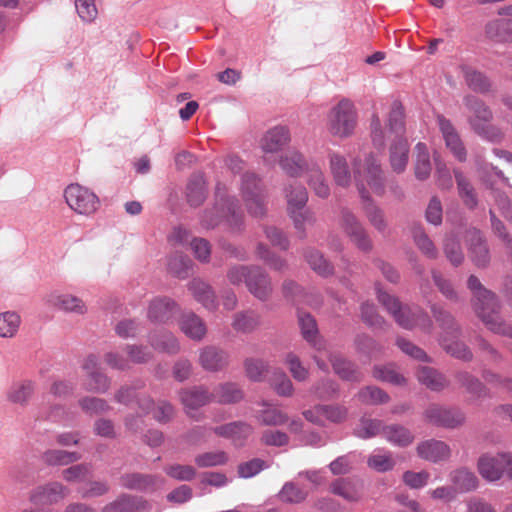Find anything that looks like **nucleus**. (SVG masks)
<instances>
[{"label":"nucleus","instance_id":"f257e3e1","mask_svg":"<svg viewBox=\"0 0 512 512\" xmlns=\"http://www.w3.org/2000/svg\"><path fill=\"white\" fill-rule=\"evenodd\" d=\"M473 293V308L485 326L493 333L512 338V325L499 316L500 305L494 293L486 290L479 279L471 275L467 282Z\"/></svg>","mask_w":512,"mask_h":512},{"label":"nucleus","instance_id":"f03ea898","mask_svg":"<svg viewBox=\"0 0 512 512\" xmlns=\"http://www.w3.org/2000/svg\"><path fill=\"white\" fill-rule=\"evenodd\" d=\"M331 170L335 182L340 186H348L353 177L358 190H365L364 182L378 195L384 191L380 166L376 162H331Z\"/></svg>","mask_w":512,"mask_h":512},{"label":"nucleus","instance_id":"7ed1b4c3","mask_svg":"<svg viewBox=\"0 0 512 512\" xmlns=\"http://www.w3.org/2000/svg\"><path fill=\"white\" fill-rule=\"evenodd\" d=\"M431 312L443 331L440 338V344L443 349L455 358L470 361L473 354L463 342L458 340L461 334V328L454 316L449 311L436 304L431 305Z\"/></svg>","mask_w":512,"mask_h":512},{"label":"nucleus","instance_id":"20e7f679","mask_svg":"<svg viewBox=\"0 0 512 512\" xmlns=\"http://www.w3.org/2000/svg\"><path fill=\"white\" fill-rule=\"evenodd\" d=\"M227 278L234 286L244 283L248 291L260 301H267L272 295L273 285L271 279L259 266H232L227 272Z\"/></svg>","mask_w":512,"mask_h":512},{"label":"nucleus","instance_id":"39448f33","mask_svg":"<svg viewBox=\"0 0 512 512\" xmlns=\"http://www.w3.org/2000/svg\"><path fill=\"white\" fill-rule=\"evenodd\" d=\"M378 301L393 316L396 323L404 329H413L420 327L422 330L430 332L432 321L422 309L408 306H402L399 300L377 288Z\"/></svg>","mask_w":512,"mask_h":512},{"label":"nucleus","instance_id":"423d86ee","mask_svg":"<svg viewBox=\"0 0 512 512\" xmlns=\"http://www.w3.org/2000/svg\"><path fill=\"white\" fill-rule=\"evenodd\" d=\"M464 102L470 112L469 123L478 135L492 142H499L504 138L501 129L491 124L493 114L487 105L474 96L465 97Z\"/></svg>","mask_w":512,"mask_h":512},{"label":"nucleus","instance_id":"0eeeda50","mask_svg":"<svg viewBox=\"0 0 512 512\" xmlns=\"http://www.w3.org/2000/svg\"><path fill=\"white\" fill-rule=\"evenodd\" d=\"M357 125V110L354 103L341 99L327 115V129L333 136L345 138L350 136Z\"/></svg>","mask_w":512,"mask_h":512},{"label":"nucleus","instance_id":"6e6552de","mask_svg":"<svg viewBox=\"0 0 512 512\" xmlns=\"http://www.w3.org/2000/svg\"><path fill=\"white\" fill-rule=\"evenodd\" d=\"M65 203L71 211L83 217H92L101 206L98 195L90 188L71 183L63 191Z\"/></svg>","mask_w":512,"mask_h":512},{"label":"nucleus","instance_id":"1a4fd4ad","mask_svg":"<svg viewBox=\"0 0 512 512\" xmlns=\"http://www.w3.org/2000/svg\"><path fill=\"white\" fill-rule=\"evenodd\" d=\"M241 192L248 212L254 217L264 216L266 194L261 179L255 173L248 172L242 176Z\"/></svg>","mask_w":512,"mask_h":512},{"label":"nucleus","instance_id":"9d476101","mask_svg":"<svg viewBox=\"0 0 512 512\" xmlns=\"http://www.w3.org/2000/svg\"><path fill=\"white\" fill-rule=\"evenodd\" d=\"M224 218L232 230H239L242 225V215L239 212L237 201L234 198H227L223 203L216 204L213 211H206L201 219L205 228H213Z\"/></svg>","mask_w":512,"mask_h":512},{"label":"nucleus","instance_id":"9b49d317","mask_svg":"<svg viewBox=\"0 0 512 512\" xmlns=\"http://www.w3.org/2000/svg\"><path fill=\"white\" fill-rule=\"evenodd\" d=\"M478 471L489 482L498 481L503 475L512 479V456L509 453L484 454L478 460Z\"/></svg>","mask_w":512,"mask_h":512},{"label":"nucleus","instance_id":"f8f14e48","mask_svg":"<svg viewBox=\"0 0 512 512\" xmlns=\"http://www.w3.org/2000/svg\"><path fill=\"white\" fill-rule=\"evenodd\" d=\"M424 417L431 424L447 429L458 428L466 421V414L461 408L438 404L429 405Z\"/></svg>","mask_w":512,"mask_h":512},{"label":"nucleus","instance_id":"ddd939ff","mask_svg":"<svg viewBox=\"0 0 512 512\" xmlns=\"http://www.w3.org/2000/svg\"><path fill=\"white\" fill-rule=\"evenodd\" d=\"M339 225L351 242L364 252L372 250V241L359 219L350 210L344 208L340 213Z\"/></svg>","mask_w":512,"mask_h":512},{"label":"nucleus","instance_id":"4468645a","mask_svg":"<svg viewBox=\"0 0 512 512\" xmlns=\"http://www.w3.org/2000/svg\"><path fill=\"white\" fill-rule=\"evenodd\" d=\"M44 301L47 305L66 313L84 315L87 312V306L81 298L59 290L46 294Z\"/></svg>","mask_w":512,"mask_h":512},{"label":"nucleus","instance_id":"2eb2a0df","mask_svg":"<svg viewBox=\"0 0 512 512\" xmlns=\"http://www.w3.org/2000/svg\"><path fill=\"white\" fill-rule=\"evenodd\" d=\"M179 398L184 406L186 414L191 418H196L198 409L213 400V394H211L205 386H194L187 389H182L179 392Z\"/></svg>","mask_w":512,"mask_h":512},{"label":"nucleus","instance_id":"dca6fc26","mask_svg":"<svg viewBox=\"0 0 512 512\" xmlns=\"http://www.w3.org/2000/svg\"><path fill=\"white\" fill-rule=\"evenodd\" d=\"M69 489L59 482H50L31 491L30 501L38 505L56 504L65 499Z\"/></svg>","mask_w":512,"mask_h":512},{"label":"nucleus","instance_id":"f3484780","mask_svg":"<svg viewBox=\"0 0 512 512\" xmlns=\"http://www.w3.org/2000/svg\"><path fill=\"white\" fill-rule=\"evenodd\" d=\"M177 303L166 296L153 298L147 308V318L152 323H167L177 310Z\"/></svg>","mask_w":512,"mask_h":512},{"label":"nucleus","instance_id":"a211bd4d","mask_svg":"<svg viewBox=\"0 0 512 512\" xmlns=\"http://www.w3.org/2000/svg\"><path fill=\"white\" fill-rule=\"evenodd\" d=\"M291 141V133L287 126L277 125L265 132L260 141L262 150L266 153L282 151Z\"/></svg>","mask_w":512,"mask_h":512},{"label":"nucleus","instance_id":"6ab92c4d","mask_svg":"<svg viewBox=\"0 0 512 512\" xmlns=\"http://www.w3.org/2000/svg\"><path fill=\"white\" fill-rule=\"evenodd\" d=\"M437 123L446 146L452 152V155L459 160H464L466 157V150L452 122L443 115H438Z\"/></svg>","mask_w":512,"mask_h":512},{"label":"nucleus","instance_id":"aec40b11","mask_svg":"<svg viewBox=\"0 0 512 512\" xmlns=\"http://www.w3.org/2000/svg\"><path fill=\"white\" fill-rule=\"evenodd\" d=\"M466 241L473 263L480 268L486 267L490 262L489 249L478 229H469L466 234Z\"/></svg>","mask_w":512,"mask_h":512},{"label":"nucleus","instance_id":"412c9836","mask_svg":"<svg viewBox=\"0 0 512 512\" xmlns=\"http://www.w3.org/2000/svg\"><path fill=\"white\" fill-rule=\"evenodd\" d=\"M417 455L426 461L438 463L446 461L451 456V449L443 441L430 439L422 441L417 445Z\"/></svg>","mask_w":512,"mask_h":512},{"label":"nucleus","instance_id":"4be33fe9","mask_svg":"<svg viewBox=\"0 0 512 512\" xmlns=\"http://www.w3.org/2000/svg\"><path fill=\"white\" fill-rule=\"evenodd\" d=\"M182 333L193 341H201L207 333L206 323L192 311L183 312L178 320Z\"/></svg>","mask_w":512,"mask_h":512},{"label":"nucleus","instance_id":"5701e85b","mask_svg":"<svg viewBox=\"0 0 512 512\" xmlns=\"http://www.w3.org/2000/svg\"><path fill=\"white\" fill-rule=\"evenodd\" d=\"M199 363L204 370L217 372L228 365L229 355L217 347L206 346L200 350Z\"/></svg>","mask_w":512,"mask_h":512},{"label":"nucleus","instance_id":"b1692460","mask_svg":"<svg viewBox=\"0 0 512 512\" xmlns=\"http://www.w3.org/2000/svg\"><path fill=\"white\" fill-rule=\"evenodd\" d=\"M253 431V426L244 421H235L214 428L215 434L230 439L238 446L243 445Z\"/></svg>","mask_w":512,"mask_h":512},{"label":"nucleus","instance_id":"393cba45","mask_svg":"<svg viewBox=\"0 0 512 512\" xmlns=\"http://www.w3.org/2000/svg\"><path fill=\"white\" fill-rule=\"evenodd\" d=\"M120 484L127 489L148 491L163 486L164 480L155 475L133 473L123 475L120 478Z\"/></svg>","mask_w":512,"mask_h":512},{"label":"nucleus","instance_id":"a878e982","mask_svg":"<svg viewBox=\"0 0 512 512\" xmlns=\"http://www.w3.org/2000/svg\"><path fill=\"white\" fill-rule=\"evenodd\" d=\"M188 290L191 292L197 302L205 309L215 311L218 307L216 296L212 287L199 278H195L188 283Z\"/></svg>","mask_w":512,"mask_h":512},{"label":"nucleus","instance_id":"bb28decb","mask_svg":"<svg viewBox=\"0 0 512 512\" xmlns=\"http://www.w3.org/2000/svg\"><path fill=\"white\" fill-rule=\"evenodd\" d=\"M150 505L140 497L122 495L103 507L102 512H149Z\"/></svg>","mask_w":512,"mask_h":512},{"label":"nucleus","instance_id":"cd10ccee","mask_svg":"<svg viewBox=\"0 0 512 512\" xmlns=\"http://www.w3.org/2000/svg\"><path fill=\"white\" fill-rule=\"evenodd\" d=\"M148 342L150 346L158 352L174 355L180 351V343L177 337L167 330L150 333L148 336Z\"/></svg>","mask_w":512,"mask_h":512},{"label":"nucleus","instance_id":"c85d7f7f","mask_svg":"<svg viewBox=\"0 0 512 512\" xmlns=\"http://www.w3.org/2000/svg\"><path fill=\"white\" fill-rule=\"evenodd\" d=\"M330 491L350 502H357L362 497V484L351 478H338L330 485Z\"/></svg>","mask_w":512,"mask_h":512},{"label":"nucleus","instance_id":"c756f323","mask_svg":"<svg viewBox=\"0 0 512 512\" xmlns=\"http://www.w3.org/2000/svg\"><path fill=\"white\" fill-rule=\"evenodd\" d=\"M363 200V212L369 223L380 233H384L388 227L385 214L381 208L371 201L366 191L360 189Z\"/></svg>","mask_w":512,"mask_h":512},{"label":"nucleus","instance_id":"7c9ffc66","mask_svg":"<svg viewBox=\"0 0 512 512\" xmlns=\"http://www.w3.org/2000/svg\"><path fill=\"white\" fill-rule=\"evenodd\" d=\"M486 36L496 42L512 43V19H495L485 26Z\"/></svg>","mask_w":512,"mask_h":512},{"label":"nucleus","instance_id":"2f4dec72","mask_svg":"<svg viewBox=\"0 0 512 512\" xmlns=\"http://www.w3.org/2000/svg\"><path fill=\"white\" fill-rule=\"evenodd\" d=\"M418 381L434 392H440L448 387L446 377L434 368L422 366L417 371Z\"/></svg>","mask_w":512,"mask_h":512},{"label":"nucleus","instance_id":"473e14b6","mask_svg":"<svg viewBox=\"0 0 512 512\" xmlns=\"http://www.w3.org/2000/svg\"><path fill=\"white\" fill-rule=\"evenodd\" d=\"M329 360L333 366L334 372L343 380L346 381H360L362 378L361 372L357 366L336 354H329Z\"/></svg>","mask_w":512,"mask_h":512},{"label":"nucleus","instance_id":"72a5a7b5","mask_svg":"<svg viewBox=\"0 0 512 512\" xmlns=\"http://www.w3.org/2000/svg\"><path fill=\"white\" fill-rule=\"evenodd\" d=\"M35 390V383L32 380H21L11 385L7 391V399L19 405H26Z\"/></svg>","mask_w":512,"mask_h":512},{"label":"nucleus","instance_id":"f704fd0d","mask_svg":"<svg viewBox=\"0 0 512 512\" xmlns=\"http://www.w3.org/2000/svg\"><path fill=\"white\" fill-rule=\"evenodd\" d=\"M261 324V316L253 310L238 312L234 315L232 327L240 333H251Z\"/></svg>","mask_w":512,"mask_h":512},{"label":"nucleus","instance_id":"c9c22d12","mask_svg":"<svg viewBox=\"0 0 512 512\" xmlns=\"http://www.w3.org/2000/svg\"><path fill=\"white\" fill-rule=\"evenodd\" d=\"M450 480L458 493H467L478 487L476 475L466 468H460L450 473Z\"/></svg>","mask_w":512,"mask_h":512},{"label":"nucleus","instance_id":"e433bc0d","mask_svg":"<svg viewBox=\"0 0 512 512\" xmlns=\"http://www.w3.org/2000/svg\"><path fill=\"white\" fill-rule=\"evenodd\" d=\"M186 196L191 206L196 207L204 202L207 196V187L202 174L197 173L190 178L187 184Z\"/></svg>","mask_w":512,"mask_h":512},{"label":"nucleus","instance_id":"4c0bfd02","mask_svg":"<svg viewBox=\"0 0 512 512\" xmlns=\"http://www.w3.org/2000/svg\"><path fill=\"white\" fill-rule=\"evenodd\" d=\"M383 437L391 444L399 447H405L414 440L412 432L401 425L392 424L383 428Z\"/></svg>","mask_w":512,"mask_h":512},{"label":"nucleus","instance_id":"58836bf2","mask_svg":"<svg viewBox=\"0 0 512 512\" xmlns=\"http://www.w3.org/2000/svg\"><path fill=\"white\" fill-rule=\"evenodd\" d=\"M213 394V400L221 404H234L243 399V392L237 384L227 382L218 385Z\"/></svg>","mask_w":512,"mask_h":512},{"label":"nucleus","instance_id":"ea45409f","mask_svg":"<svg viewBox=\"0 0 512 512\" xmlns=\"http://www.w3.org/2000/svg\"><path fill=\"white\" fill-rule=\"evenodd\" d=\"M373 377L376 380L386 382L394 386H404L407 383V379L398 372L393 364L374 366Z\"/></svg>","mask_w":512,"mask_h":512},{"label":"nucleus","instance_id":"a19ab883","mask_svg":"<svg viewBox=\"0 0 512 512\" xmlns=\"http://www.w3.org/2000/svg\"><path fill=\"white\" fill-rule=\"evenodd\" d=\"M21 325V317L15 311L0 313V338L10 339L17 335Z\"/></svg>","mask_w":512,"mask_h":512},{"label":"nucleus","instance_id":"79ce46f5","mask_svg":"<svg viewBox=\"0 0 512 512\" xmlns=\"http://www.w3.org/2000/svg\"><path fill=\"white\" fill-rule=\"evenodd\" d=\"M264 409L257 412L255 418L266 426H280L288 421V416L278 408L263 403Z\"/></svg>","mask_w":512,"mask_h":512},{"label":"nucleus","instance_id":"37998d69","mask_svg":"<svg viewBox=\"0 0 512 512\" xmlns=\"http://www.w3.org/2000/svg\"><path fill=\"white\" fill-rule=\"evenodd\" d=\"M299 325L303 337L316 349L321 350L323 343L318 340L316 321L309 314L299 313Z\"/></svg>","mask_w":512,"mask_h":512},{"label":"nucleus","instance_id":"c03bdc74","mask_svg":"<svg viewBox=\"0 0 512 512\" xmlns=\"http://www.w3.org/2000/svg\"><path fill=\"white\" fill-rule=\"evenodd\" d=\"M286 198L287 210L288 213H290L305 207L308 200V194L304 186L300 184H291L289 188L286 189Z\"/></svg>","mask_w":512,"mask_h":512},{"label":"nucleus","instance_id":"a18cd8bd","mask_svg":"<svg viewBox=\"0 0 512 512\" xmlns=\"http://www.w3.org/2000/svg\"><path fill=\"white\" fill-rule=\"evenodd\" d=\"M384 139L385 137L380 119L378 116L374 115L371 121V140L373 150L369 151L370 160H374L380 156L385 147Z\"/></svg>","mask_w":512,"mask_h":512},{"label":"nucleus","instance_id":"49530a36","mask_svg":"<svg viewBox=\"0 0 512 512\" xmlns=\"http://www.w3.org/2000/svg\"><path fill=\"white\" fill-rule=\"evenodd\" d=\"M412 236L416 246L426 257L430 259L437 258V248L421 227H414Z\"/></svg>","mask_w":512,"mask_h":512},{"label":"nucleus","instance_id":"de8ad7c7","mask_svg":"<svg viewBox=\"0 0 512 512\" xmlns=\"http://www.w3.org/2000/svg\"><path fill=\"white\" fill-rule=\"evenodd\" d=\"M386 427L381 420L369 419L363 417L354 430V434L362 439L375 437L380 432L383 434V428Z\"/></svg>","mask_w":512,"mask_h":512},{"label":"nucleus","instance_id":"09e8293b","mask_svg":"<svg viewBox=\"0 0 512 512\" xmlns=\"http://www.w3.org/2000/svg\"><path fill=\"white\" fill-rule=\"evenodd\" d=\"M360 402L367 405H379L387 403L390 400L389 395L376 386H367L358 393Z\"/></svg>","mask_w":512,"mask_h":512},{"label":"nucleus","instance_id":"8fccbe9b","mask_svg":"<svg viewBox=\"0 0 512 512\" xmlns=\"http://www.w3.org/2000/svg\"><path fill=\"white\" fill-rule=\"evenodd\" d=\"M306 260L310 267L321 276H328L332 274V265L323 257V255L314 249H309L306 252Z\"/></svg>","mask_w":512,"mask_h":512},{"label":"nucleus","instance_id":"3c124183","mask_svg":"<svg viewBox=\"0 0 512 512\" xmlns=\"http://www.w3.org/2000/svg\"><path fill=\"white\" fill-rule=\"evenodd\" d=\"M306 260L310 267L321 276H328L332 274V265L323 257V255L314 249H309L306 252Z\"/></svg>","mask_w":512,"mask_h":512},{"label":"nucleus","instance_id":"603ef678","mask_svg":"<svg viewBox=\"0 0 512 512\" xmlns=\"http://www.w3.org/2000/svg\"><path fill=\"white\" fill-rule=\"evenodd\" d=\"M81 459L77 452H68L64 450H48L44 454V460L49 465H68Z\"/></svg>","mask_w":512,"mask_h":512},{"label":"nucleus","instance_id":"864d4df0","mask_svg":"<svg viewBox=\"0 0 512 512\" xmlns=\"http://www.w3.org/2000/svg\"><path fill=\"white\" fill-rule=\"evenodd\" d=\"M367 465L377 472H387L394 468L395 462L390 452L377 451L368 457Z\"/></svg>","mask_w":512,"mask_h":512},{"label":"nucleus","instance_id":"5fc2aeb1","mask_svg":"<svg viewBox=\"0 0 512 512\" xmlns=\"http://www.w3.org/2000/svg\"><path fill=\"white\" fill-rule=\"evenodd\" d=\"M457 381L466 388L467 392L480 398L486 395L485 386L473 375L468 372H459L456 374Z\"/></svg>","mask_w":512,"mask_h":512},{"label":"nucleus","instance_id":"6e6d98bb","mask_svg":"<svg viewBox=\"0 0 512 512\" xmlns=\"http://www.w3.org/2000/svg\"><path fill=\"white\" fill-rule=\"evenodd\" d=\"M307 492L299 488L293 482H287L283 485L278 496L282 502L297 504L303 502L307 498Z\"/></svg>","mask_w":512,"mask_h":512},{"label":"nucleus","instance_id":"4d7b16f0","mask_svg":"<svg viewBox=\"0 0 512 512\" xmlns=\"http://www.w3.org/2000/svg\"><path fill=\"white\" fill-rule=\"evenodd\" d=\"M464 76L468 86L477 92H486L490 88V82L488 78L481 72H478L472 68H463Z\"/></svg>","mask_w":512,"mask_h":512},{"label":"nucleus","instance_id":"13d9d810","mask_svg":"<svg viewBox=\"0 0 512 512\" xmlns=\"http://www.w3.org/2000/svg\"><path fill=\"white\" fill-rule=\"evenodd\" d=\"M167 266L172 275L180 279H185L189 275L192 262L186 256L176 255L169 259Z\"/></svg>","mask_w":512,"mask_h":512},{"label":"nucleus","instance_id":"bf43d9fd","mask_svg":"<svg viewBox=\"0 0 512 512\" xmlns=\"http://www.w3.org/2000/svg\"><path fill=\"white\" fill-rule=\"evenodd\" d=\"M110 378L103 372H93L87 376L85 389L94 393H105L110 388Z\"/></svg>","mask_w":512,"mask_h":512},{"label":"nucleus","instance_id":"052dcab7","mask_svg":"<svg viewBox=\"0 0 512 512\" xmlns=\"http://www.w3.org/2000/svg\"><path fill=\"white\" fill-rule=\"evenodd\" d=\"M444 253L447 259L455 266L460 265L464 260L461 245L456 237L449 235L444 241Z\"/></svg>","mask_w":512,"mask_h":512},{"label":"nucleus","instance_id":"680f3d73","mask_svg":"<svg viewBox=\"0 0 512 512\" xmlns=\"http://www.w3.org/2000/svg\"><path fill=\"white\" fill-rule=\"evenodd\" d=\"M228 456L224 451H212L199 454L195 457V463L200 468L224 465Z\"/></svg>","mask_w":512,"mask_h":512},{"label":"nucleus","instance_id":"e2e57ef3","mask_svg":"<svg viewBox=\"0 0 512 512\" xmlns=\"http://www.w3.org/2000/svg\"><path fill=\"white\" fill-rule=\"evenodd\" d=\"M293 220L294 227L301 233V237H305L306 225H313L316 222L315 214L309 209H299L289 213Z\"/></svg>","mask_w":512,"mask_h":512},{"label":"nucleus","instance_id":"0e129e2a","mask_svg":"<svg viewBox=\"0 0 512 512\" xmlns=\"http://www.w3.org/2000/svg\"><path fill=\"white\" fill-rule=\"evenodd\" d=\"M455 178L458 185L459 195L463 199L465 205L471 209L475 208L478 201L473 187L467 182L464 176L455 172Z\"/></svg>","mask_w":512,"mask_h":512},{"label":"nucleus","instance_id":"69168bd1","mask_svg":"<svg viewBox=\"0 0 512 512\" xmlns=\"http://www.w3.org/2000/svg\"><path fill=\"white\" fill-rule=\"evenodd\" d=\"M430 479V473L422 470L419 472L405 471L402 475V480L406 486L411 489H421L425 487Z\"/></svg>","mask_w":512,"mask_h":512},{"label":"nucleus","instance_id":"338daca9","mask_svg":"<svg viewBox=\"0 0 512 512\" xmlns=\"http://www.w3.org/2000/svg\"><path fill=\"white\" fill-rule=\"evenodd\" d=\"M171 478L178 481H191L196 476V470L190 465L173 464L165 468Z\"/></svg>","mask_w":512,"mask_h":512},{"label":"nucleus","instance_id":"774afa93","mask_svg":"<svg viewBox=\"0 0 512 512\" xmlns=\"http://www.w3.org/2000/svg\"><path fill=\"white\" fill-rule=\"evenodd\" d=\"M244 367L247 377L252 381H261L264 373L267 371L266 363L257 358H247L244 361Z\"/></svg>","mask_w":512,"mask_h":512}]
</instances>
